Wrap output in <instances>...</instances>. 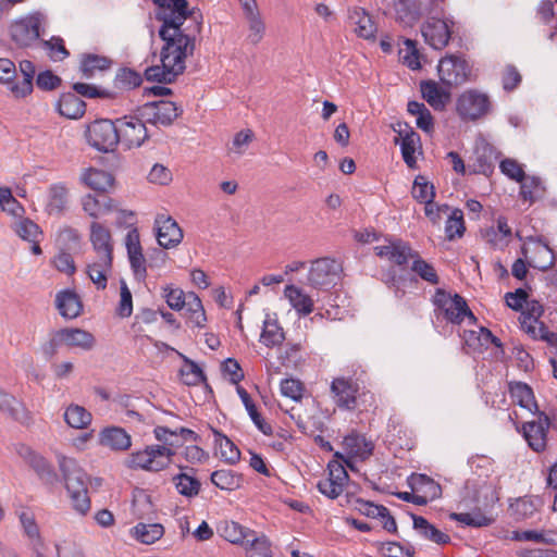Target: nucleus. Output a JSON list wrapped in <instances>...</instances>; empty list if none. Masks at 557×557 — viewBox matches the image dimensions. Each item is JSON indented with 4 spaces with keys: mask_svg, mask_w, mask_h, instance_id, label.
<instances>
[{
    "mask_svg": "<svg viewBox=\"0 0 557 557\" xmlns=\"http://www.w3.org/2000/svg\"><path fill=\"white\" fill-rule=\"evenodd\" d=\"M87 143L98 151H113L119 144L115 122L107 119L91 122L85 133Z\"/></svg>",
    "mask_w": 557,
    "mask_h": 557,
    "instance_id": "nucleus-9",
    "label": "nucleus"
},
{
    "mask_svg": "<svg viewBox=\"0 0 557 557\" xmlns=\"http://www.w3.org/2000/svg\"><path fill=\"white\" fill-rule=\"evenodd\" d=\"M159 7L158 17L163 22L160 36L165 41L161 63L175 77L185 70V59L193 51V41L181 30L188 16L186 0H153Z\"/></svg>",
    "mask_w": 557,
    "mask_h": 557,
    "instance_id": "nucleus-1",
    "label": "nucleus"
},
{
    "mask_svg": "<svg viewBox=\"0 0 557 557\" xmlns=\"http://www.w3.org/2000/svg\"><path fill=\"white\" fill-rule=\"evenodd\" d=\"M348 18L350 24L355 26V33L360 38L371 39L374 37L376 27L364 9L358 7L349 9Z\"/></svg>",
    "mask_w": 557,
    "mask_h": 557,
    "instance_id": "nucleus-33",
    "label": "nucleus"
},
{
    "mask_svg": "<svg viewBox=\"0 0 557 557\" xmlns=\"http://www.w3.org/2000/svg\"><path fill=\"white\" fill-rule=\"evenodd\" d=\"M99 444L111 450L124 451L132 446V438L124 429L110 426L99 433Z\"/></svg>",
    "mask_w": 557,
    "mask_h": 557,
    "instance_id": "nucleus-27",
    "label": "nucleus"
},
{
    "mask_svg": "<svg viewBox=\"0 0 557 557\" xmlns=\"http://www.w3.org/2000/svg\"><path fill=\"white\" fill-rule=\"evenodd\" d=\"M52 263L58 271L67 275H72L76 272L74 258L67 250L60 249L54 256Z\"/></svg>",
    "mask_w": 557,
    "mask_h": 557,
    "instance_id": "nucleus-64",
    "label": "nucleus"
},
{
    "mask_svg": "<svg viewBox=\"0 0 557 557\" xmlns=\"http://www.w3.org/2000/svg\"><path fill=\"white\" fill-rule=\"evenodd\" d=\"M440 79L447 86H457L468 81L470 76V66L466 60L447 55L441 59L437 65Z\"/></svg>",
    "mask_w": 557,
    "mask_h": 557,
    "instance_id": "nucleus-12",
    "label": "nucleus"
},
{
    "mask_svg": "<svg viewBox=\"0 0 557 557\" xmlns=\"http://www.w3.org/2000/svg\"><path fill=\"white\" fill-rule=\"evenodd\" d=\"M490 242L498 248L507 246L511 236V230L505 218L497 219V231H492Z\"/></svg>",
    "mask_w": 557,
    "mask_h": 557,
    "instance_id": "nucleus-62",
    "label": "nucleus"
},
{
    "mask_svg": "<svg viewBox=\"0 0 557 557\" xmlns=\"http://www.w3.org/2000/svg\"><path fill=\"white\" fill-rule=\"evenodd\" d=\"M211 482L221 490L235 491L242 486L243 478L232 470L221 469L212 472Z\"/></svg>",
    "mask_w": 557,
    "mask_h": 557,
    "instance_id": "nucleus-51",
    "label": "nucleus"
},
{
    "mask_svg": "<svg viewBox=\"0 0 557 557\" xmlns=\"http://www.w3.org/2000/svg\"><path fill=\"white\" fill-rule=\"evenodd\" d=\"M91 419V413L84 407L76 404H71L64 411V421L73 429L81 430L87 428L90 424Z\"/></svg>",
    "mask_w": 557,
    "mask_h": 557,
    "instance_id": "nucleus-49",
    "label": "nucleus"
},
{
    "mask_svg": "<svg viewBox=\"0 0 557 557\" xmlns=\"http://www.w3.org/2000/svg\"><path fill=\"white\" fill-rule=\"evenodd\" d=\"M129 535L141 544L151 545L164 535V527L161 523L139 522L129 530Z\"/></svg>",
    "mask_w": 557,
    "mask_h": 557,
    "instance_id": "nucleus-34",
    "label": "nucleus"
},
{
    "mask_svg": "<svg viewBox=\"0 0 557 557\" xmlns=\"http://www.w3.org/2000/svg\"><path fill=\"white\" fill-rule=\"evenodd\" d=\"M78 180L85 187L101 193L108 191L114 183L111 173L92 166L82 169Z\"/></svg>",
    "mask_w": 557,
    "mask_h": 557,
    "instance_id": "nucleus-24",
    "label": "nucleus"
},
{
    "mask_svg": "<svg viewBox=\"0 0 557 557\" xmlns=\"http://www.w3.org/2000/svg\"><path fill=\"white\" fill-rule=\"evenodd\" d=\"M20 521L23 527L24 534L29 540L33 550H41L44 548V541L40 536L39 528L35 522L33 513L23 511L20 515Z\"/></svg>",
    "mask_w": 557,
    "mask_h": 557,
    "instance_id": "nucleus-50",
    "label": "nucleus"
},
{
    "mask_svg": "<svg viewBox=\"0 0 557 557\" xmlns=\"http://www.w3.org/2000/svg\"><path fill=\"white\" fill-rule=\"evenodd\" d=\"M285 341V332L281 326L275 313H267L263 320L260 343L268 348H275Z\"/></svg>",
    "mask_w": 557,
    "mask_h": 557,
    "instance_id": "nucleus-28",
    "label": "nucleus"
},
{
    "mask_svg": "<svg viewBox=\"0 0 557 557\" xmlns=\"http://www.w3.org/2000/svg\"><path fill=\"white\" fill-rule=\"evenodd\" d=\"M413 528L421 536L436 544H447L450 541L449 535L436 529L423 517L413 516Z\"/></svg>",
    "mask_w": 557,
    "mask_h": 557,
    "instance_id": "nucleus-45",
    "label": "nucleus"
},
{
    "mask_svg": "<svg viewBox=\"0 0 557 557\" xmlns=\"http://www.w3.org/2000/svg\"><path fill=\"white\" fill-rule=\"evenodd\" d=\"M153 435L159 443L146 445L143 449L129 454L125 459L127 468L148 472L166 470L173 461L176 449L184 442H191L196 438L195 432L189 429L171 430L161 425L153 429Z\"/></svg>",
    "mask_w": 557,
    "mask_h": 557,
    "instance_id": "nucleus-2",
    "label": "nucleus"
},
{
    "mask_svg": "<svg viewBox=\"0 0 557 557\" xmlns=\"http://www.w3.org/2000/svg\"><path fill=\"white\" fill-rule=\"evenodd\" d=\"M162 296L172 310L181 311L184 308L187 309L188 293L185 294L183 289L166 285L162 287Z\"/></svg>",
    "mask_w": 557,
    "mask_h": 557,
    "instance_id": "nucleus-58",
    "label": "nucleus"
},
{
    "mask_svg": "<svg viewBox=\"0 0 557 557\" xmlns=\"http://www.w3.org/2000/svg\"><path fill=\"white\" fill-rule=\"evenodd\" d=\"M465 231L466 227L463 222V213L460 209L455 208L447 215V221L445 225L446 237L449 240H453L456 237H461Z\"/></svg>",
    "mask_w": 557,
    "mask_h": 557,
    "instance_id": "nucleus-59",
    "label": "nucleus"
},
{
    "mask_svg": "<svg viewBox=\"0 0 557 557\" xmlns=\"http://www.w3.org/2000/svg\"><path fill=\"white\" fill-rule=\"evenodd\" d=\"M113 256L92 255L86 263L85 272L98 289H104L112 272Z\"/></svg>",
    "mask_w": 557,
    "mask_h": 557,
    "instance_id": "nucleus-20",
    "label": "nucleus"
},
{
    "mask_svg": "<svg viewBox=\"0 0 557 557\" xmlns=\"http://www.w3.org/2000/svg\"><path fill=\"white\" fill-rule=\"evenodd\" d=\"M58 338L64 345L82 350H90L96 344L95 336L82 329H63L58 333Z\"/></svg>",
    "mask_w": 557,
    "mask_h": 557,
    "instance_id": "nucleus-30",
    "label": "nucleus"
},
{
    "mask_svg": "<svg viewBox=\"0 0 557 557\" xmlns=\"http://www.w3.org/2000/svg\"><path fill=\"white\" fill-rule=\"evenodd\" d=\"M245 20L248 25L247 40L252 44H259L265 34V24L261 17L257 2L242 4Z\"/></svg>",
    "mask_w": 557,
    "mask_h": 557,
    "instance_id": "nucleus-25",
    "label": "nucleus"
},
{
    "mask_svg": "<svg viewBox=\"0 0 557 557\" xmlns=\"http://www.w3.org/2000/svg\"><path fill=\"white\" fill-rule=\"evenodd\" d=\"M243 547L247 557H272L270 541L265 535L255 531Z\"/></svg>",
    "mask_w": 557,
    "mask_h": 557,
    "instance_id": "nucleus-47",
    "label": "nucleus"
},
{
    "mask_svg": "<svg viewBox=\"0 0 557 557\" xmlns=\"http://www.w3.org/2000/svg\"><path fill=\"white\" fill-rule=\"evenodd\" d=\"M187 323L191 327L203 329L206 326L207 317L201 299L193 292L188 293L187 302Z\"/></svg>",
    "mask_w": 557,
    "mask_h": 557,
    "instance_id": "nucleus-46",
    "label": "nucleus"
},
{
    "mask_svg": "<svg viewBox=\"0 0 557 557\" xmlns=\"http://www.w3.org/2000/svg\"><path fill=\"white\" fill-rule=\"evenodd\" d=\"M55 305L60 314L67 319H74L82 311V304L78 296L69 289L61 290L57 294Z\"/></svg>",
    "mask_w": 557,
    "mask_h": 557,
    "instance_id": "nucleus-36",
    "label": "nucleus"
},
{
    "mask_svg": "<svg viewBox=\"0 0 557 557\" xmlns=\"http://www.w3.org/2000/svg\"><path fill=\"white\" fill-rule=\"evenodd\" d=\"M213 437L220 458L227 463H236L240 458V451L237 446L227 436L218 431L213 432Z\"/></svg>",
    "mask_w": 557,
    "mask_h": 557,
    "instance_id": "nucleus-44",
    "label": "nucleus"
},
{
    "mask_svg": "<svg viewBox=\"0 0 557 557\" xmlns=\"http://www.w3.org/2000/svg\"><path fill=\"white\" fill-rule=\"evenodd\" d=\"M237 394L239 398L242 399L249 417L251 418L255 425L258 428L259 431H261L265 435L272 434V428L270 424H268L264 419L259 414L250 395L247 393V391L243 387H237Z\"/></svg>",
    "mask_w": 557,
    "mask_h": 557,
    "instance_id": "nucleus-54",
    "label": "nucleus"
},
{
    "mask_svg": "<svg viewBox=\"0 0 557 557\" xmlns=\"http://www.w3.org/2000/svg\"><path fill=\"white\" fill-rule=\"evenodd\" d=\"M521 329L533 338H544L546 329L540 321V318H533L525 314L520 315Z\"/></svg>",
    "mask_w": 557,
    "mask_h": 557,
    "instance_id": "nucleus-63",
    "label": "nucleus"
},
{
    "mask_svg": "<svg viewBox=\"0 0 557 557\" xmlns=\"http://www.w3.org/2000/svg\"><path fill=\"white\" fill-rule=\"evenodd\" d=\"M57 107L62 116L73 120L82 117L86 110L85 102L73 92L62 95Z\"/></svg>",
    "mask_w": 557,
    "mask_h": 557,
    "instance_id": "nucleus-39",
    "label": "nucleus"
},
{
    "mask_svg": "<svg viewBox=\"0 0 557 557\" xmlns=\"http://www.w3.org/2000/svg\"><path fill=\"white\" fill-rule=\"evenodd\" d=\"M42 16L34 13L15 21L11 25L12 39L20 46H29L36 41L40 34Z\"/></svg>",
    "mask_w": 557,
    "mask_h": 557,
    "instance_id": "nucleus-14",
    "label": "nucleus"
},
{
    "mask_svg": "<svg viewBox=\"0 0 557 557\" xmlns=\"http://www.w3.org/2000/svg\"><path fill=\"white\" fill-rule=\"evenodd\" d=\"M549 419L543 412L537 414L536 420L528 421L522 426L523 437L528 445L535 451H542L546 447Z\"/></svg>",
    "mask_w": 557,
    "mask_h": 557,
    "instance_id": "nucleus-18",
    "label": "nucleus"
},
{
    "mask_svg": "<svg viewBox=\"0 0 557 557\" xmlns=\"http://www.w3.org/2000/svg\"><path fill=\"white\" fill-rule=\"evenodd\" d=\"M115 125L119 143L128 149L140 147L148 139L145 120L139 114L120 117Z\"/></svg>",
    "mask_w": 557,
    "mask_h": 557,
    "instance_id": "nucleus-10",
    "label": "nucleus"
},
{
    "mask_svg": "<svg viewBox=\"0 0 557 557\" xmlns=\"http://www.w3.org/2000/svg\"><path fill=\"white\" fill-rule=\"evenodd\" d=\"M377 257L397 265H404L412 256L413 249L404 240L397 238H384L374 247Z\"/></svg>",
    "mask_w": 557,
    "mask_h": 557,
    "instance_id": "nucleus-17",
    "label": "nucleus"
},
{
    "mask_svg": "<svg viewBox=\"0 0 557 557\" xmlns=\"http://www.w3.org/2000/svg\"><path fill=\"white\" fill-rule=\"evenodd\" d=\"M411 260V271L416 273L423 281L435 285L438 283V275L434 267L422 259L419 252H412V256L409 258Z\"/></svg>",
    "mask_w": 557,
    "mask_h": 557,
    "instance_id": "nucleus-53",
    "label": "nucleus"
},
{
    "mask_svg": "<svg viewBox=\"0 0 557 557\" xmlns=\"http://www.w3.org/2000/svg\"><path fill=\"white\" fill-rule=\"evenodd\" d=\"M138 114L147 123L168 126L178 117L181 109L173 101L160 100L145 103L138 109Z\"/></svg>",
    "mask_w": 557,
    "mask_h": 557,
    "instance_id": "nucleus-11",
    "label": "nucleus"
},
{
    "mask_svg": "<svg viewBox=\"0 0 557 557\" xmlns=\"http://www.w3.org/2000/svg\"><path fill=\"white\" fill-rule=\"evenodd\" d=\"M284 297L299 315H308L314 309L312 297L296 285H286L284 288Z\"/></svg>",
    "mask_w": 557,
    "mask_h": 557,
    "instance_id": "nucleus-32",
    "label": "nucleus"
},
{
    "mask_svg": "<svg viewBox=\"0 0 557 557\" xmlns=\"http://www.w3.org/2000/svg\"><path fill=\"white\" fill-rule=\"evenodd\" d=\"M461 336L465 345L472 352H481L483 349L487 348L490 344L500 347V341L495 337L490 330L483 326L475 325V329L465 330Z\"/></svg>",
    "mask_w": 557,
    "mask_h": 557,
    "instance_id": "nucleus-26",
    "label": "nucleus"
},
{
    "mask_svg": "<svg viewBox=\"0 0 557 557\" xmlns=\"http://www.w3.org/2000/svg\"><path fill=\"white\" fill-rule=\"evenodd\" d=\"M110 64V60L106 57L88 54L83 58L81 70L85 77L90 78L97 73L108 70Z\"/></svg>",
    "mask_w": 557,
    "mask_h": 557,
    "instance_id": "nucleus-56",
    "label": "nucleus"
},
{
    "mask_svg": "<svg viewBox=\"0 0 557 557\" xmlns=\"http://www.w3.org/2000/svg\"><path fill=\"white\" fill-rule=\"evenodd\" d=\"M70 189L64 183L52 184L45 198V212L49 215L60 216L69 208Z\"/></svg>",
    "mask_w": 557,
    "mask_h": 557,
    "instance_id": "nucleus-21",
    "label": "nucleus"
},
{
    "mask_svg": "<svg viewBox=\"0 0 557 557\" xmlns=\"http://www.w3.org/2000/svg\"><path fill=\"white\" fill-rule=\"evenodd\" d=\"M16 451L18 456L25 460L39 475L50 473L48 461L41 455L34 451L30 447L20 445Z\"/></svg>",
    "mask_w": 557,
    "mask_h": 557,
    "instance_id": "nucleus-55",
    "label": "nucleus"
},
{
    "mask_svg": "<svg viewBox=\"0 0 557 557\" xmlns=\"http://www.w3.org/2000/svg\"><path fill=\"white\" fill-rule=\"evenodd\" d=\"M453 22L448 18H429L421 28L424 40L434 49H443L449 41Z\"/></svg>",
    "mask_w": 557,
    "mask_h": 557,
    "instance_id": "nucleus-16",
    "label": "nucleus"
},
{
    "mask_svg": "<svg viewBox=\"0 0 557 557\" xmlns=\"http://www.w3.org/2000/svg\"><path fill=\"white\" fill-rule=\"evenodd\" d=\"M516 235L522 242L521 252L529 265L541 271H546L554 265V252L541 237L523 236L521 230H518Z\"/></svg>",
    "mask_w": 557,
    "mask_h": 557,
    "instance_id": "nucleus-6",
    "label": "nucleus"
},
{
    "mask_svg": "<svg viewBox=\"0 0 557 557\" xmlns=\"http://www.w3.org/2000/svg\"><path fill=\"white\" fill-rule=\"evenodd\" d=\"M357 509L364 516L370 518H380L382 519L383 527L388 532H395L397 529L395 519L389 515V511L386 507L381 505H375L370 502L358 500Z\"/></svg>",
    "mask_w": 557,
    "mask_h": 557,
    "instance_id": "nucleus-37",
    "label": "nucleus"
},
{
    "mask_svg": "<svg viewBox=\"0 0 557 557\" xmlns=\"http://www.w3.org/2000/svg\"><path fill=\"white\" fill-rule=\"evenodd\" d=\"M11 228L14 234L24 242H35L36 238H42L44 232L41 227L32 219L25 215L16 221H13Z\"/></svg>",
    "mask_w": 557,
    "mask_h": 557,
    "instance_id": "nucleus-43",
    "label": "nucleus"
},
{
    "mask_svg": "<svg viewBox=\"0 0 557 557\" xmlns=\"http://www.w3.org/2000/svg\"><path fill=\"white\" fill-rule=\"evenodd\" d=\"M394 131L398 134L395 144L400 145L405 163L410 169H414L417 166V154L420 153L421 149L420 136L406 123H398Z\"/></svg>",
    "mask_w": 557,
    "mask_h": 557,
    "instance_id": "nucleus-13",
    "label": "nucleus"
},
{
    "mask_svg": "<svg viewBox=\"0 0 557 557\" xmlns=\"http://www.w3.org/2000/svg\"><path fill=\"white\" fill-rule=\"evenodd\" d=\"M491 110V101L486 94L476 89L465 90L456 101V111L462 121H476Z\"/></svg>",
    "mask_w": 557,
    "mask_h": 557,
    "instance_id": "nucleus-8",
    "label": "nucleus"
},
{
    "mask_svg": "<svg viewBox=\"0 0 557 557\" xmlns=\"http://www.w3.org/2000/svg\"><path fill=\"white\" fill-rule=\"evenodd\" d=\"M89 243L92 253L98 256H113V239L110 230L99 221L89 224Z\"/></svg>",
    "mask_w": 557,
    "mask_h": 557,
    "instance_id": "nucleus-22",
    "label": "nucleus"
},
{
    "mask_svg": "<svg viewBox=\"0 0 557 557\" xmlns=\"http://www.w3.org/2000/svg\"><path fill=\"white\" fill-rule=\"evenodd\" d=\"M509 393L515 404L521 408L535 413L537 411V404L534 399L533 392L529 385L521 382L510 383Z\"/></svg>",
    "mask_w": 557,
    "mask_h": 557,
    "instance_id": "nucleus-38",
    "label": "nucleus"
},
{
    "mask_svg": "<svg viewBox=\"0 0 557 557\" xmlns=\"http://www.w3.org/2000/svg\"><path fill=\"white\" fill-rule=\"evenodd\" d=\"M433 304L437 317H443L454 324H459L467 320L469 324L475 325V317L468 308L466 300L458 294L437 289L433 297Z\"/></svg>",
    "mask_w": 557,
    "mask_h": 557,
    "instance_id": "nucleus-4",
    "label": "nucleus"
},
{
    "mask_svg": "<svg viewBox=\"0 0 557 557\" xmlns=\"http://www.w3.org/2000/svg\"><path fill=\"white\" fill-rule=\"evenodd\" d=\"M79 205L83 212L92 219L98 221L107 214L114 211V200L110 197H98L94 194H85L79 198Z\"/></svg>",
    "mask_w": 557,
    "mask_h": 557,
    "instance_id": "nucleus-23",
    "label": "nucleus"
},
{
    "mask_svg": "<svg viewBox=\"0 0 557 557\" xmlns=\"http://www.w3.org/2000/svg\"><path fill=\"white\" fill-rule=\"evenodd\" d=\"M183 360V366L180 370V377L182 382L189 386L199 385L205 380L202 369L185 355L180 354Z\"/></svg>",
    "mask_w": 557,
    "mask_h": 557,
    "instance_id": "nucleus-52",
    "label": "nucleus"
},
{
    "mask_svg": "<svg viewBox=\"0 0 557 557\" xmlns=\"http://www.w3.org/2000/svg\"><path fill=\"white\" fill-rule=\"evenodd\" d=\"M55 240L60 249L71 250L82 245V234L74 227L63 226L57 232Z\"/></svg>",
    "mask_w": 557,
    "mask_h": 557,
    "instance_id": "nucleus-57",
    "label": "nucleus"
},
{
    "mask_svg": "<svg viewBox=\"0 0 557 557\" xmlns=\"http://www.w3.org/2000/svg\"><path fill=\"white\" fill-rule=\"evenodd\" d=\"M0 412L22 424H28L32 421V414L25 405L2 391H0Z\"/></svg>",
    "mask_w": 557,
    "mask_h": 557,
    "instance_id": "nucleus-29",
    "label": "nucleus"
},
{
    "mask_svg": "<svg viewBox=\"0 0 557 557\" xmlns=\"http://www.w3.org/2000/svg\"><path fill=\"white\" fill-rule=\"evenodd\" d=\"M343 447L349 458L366 459L372 454L373 446L364 436L349 434L343 441Z\"/></svg>",
    "mask_w": 557,
    "mask_h": 557,
    "instance_id": "nucleus-40",
    "label": "nucleus"
},
{
    "mask_svg": "<svg viewBox=\"0 0 557 557\" xmlns=\"http://www.w3.org/2000/svg\"><path fill=\"white\" fill-rule=\"evenodd\" d=\"M181 472L172 476V483L176 492L190 499L196 497L201 488L200 481L191 473L193 469L180 467Z\"/></svg>",
    "mask_w": 557,
    "mask_h": 557,
    "instance_id": "nucleus-31",
    "label": "nucleus"
},
{
    "mask_svg": "<svg viewBox=\"0 0 557 557\" xmlns=\"http://www.w3.org/2000/svg\"><path fill=\"white\" fill-rule=\"evenodd\" d=\"M154 230L158 244L164 249L177 247L184 237L182 228L170 215H157L154 220Z\"/></svg>",
    "mask_w": 557,
    "mask_h": 557,
    "instance_id": "nucleus-15",
    "label": "nucleus"
},
{
    "mask_svg": "<svg viewBox=\"0 0 557 557\" xmlns=\"http://www.w3.org/2000/svg\"><path fill=\"white\" fill-rule=\"evenodd\" d=\"M335 404L342 409H355L358 405V385L351 380L336 377L331 384Z\"/></svg>",
    "mask_w": 557,
    "mask_h": 557,
    "instance_id": "nucleus-19",
    "label": "nucleus"
},
{
    "mask_svg": "<svg viewBox=\"0 0 557 557\" xmlns=\"http://www.w3.org/2000/svg\"><path fill=\"white\" fill-rule=\"evenodd\" d=\"M408 484L412 492L422 493L432 500L438 498L442 494L441 485L425 474H411Z\"/></svg>",
    "mask_w": 557,
    "mask_h": 557,
    "instance_id": "nucleus-41",
    "label": "nucleus"
},
{
    "mask_svg": "<svg viewBox=\"0 0 557 557\" xmlns=\"http://www.w3.org/2000/svg\"><path fill=\"white\" fill-rule=\"evenodd\" d=\"M342 267L331 258H320L311 262L307 284L317 290H329L341 278Z\"/></svg>",
    "mask_w": 557,
    "mask_h": 557,
    "instance_id": "nucleus-7",
    "label": "nucleus"
},
{
    "mask_svg": "<svg viewBox=\"0 0 557 557\" xmlns=\"http://www.w3.org/2000/svg\"><path fill=\"white\" fill-rule=\"evenodd\" d=\"M421 92L424 100L435 110H443L450 98L449 90L440 87L433 81L422 82Z\"/></svg>",
    "mask_w": 557,
    "mask_h": 557,
    "instance_id": "nucleus-35",
    "label": "nucleus"
},
{
    "mask_svg": "<svg viewBox=\"0 0 557 557\" xmlns=\"http://www.w3.org/2000/svg\"><path fill=\"white\" fill-rule=\"evenodd\" d=\"M127 257L135 277L139 281L145 280L147 275V265L143 248L127 250Z\"/></svg>",
    "mask_w": 557,
    "mask_h": 557,
    "instance_id": "nucleus-61",
    "label": "nucleus"
},
{
    "mask_svg": "<svg viewBox=\"0 0 557 557\" xmlns=\"http://www.w3.org/2000/svg\"><path fill=\"white\" fill-rule=\"evenodd\" d=\"M334 456L336 459L327 465V476L320 480L317 485L320 493L331 499L337 498L348 482L349 476L344 463L354 470L352 463L342 453L337 451Z\"/></svg>",
    "mask_w": 557,
    "mask_h": 557,
    "instance_id": "nucleus-5",
    "label": "nucleus"
},
{
    "mask_svg": "<svg viewBox=\"0 0 557 557\" xmlns=\"http://www.w3.org/2000/svg\"><path fill=\"white\" fill-rule=\"evenodd\" d=\"M543 505V502L540 497L536 496H524L517 498L515 502L510 503V511L511 515L517 520H523L532 517L534 512H536L540 507Z\"/></svg>",
    "mask_w": 557,
    "mask_h": 557,
    "instance_id": "nucleus-42",
    "label": "nucleus"
},
{
    "mask_svg": "<svg viewBox=\"0 0 557 557\" xmlns=\"http://www.w3.org/2000/svg\"><path fill=\"white\" fill-rule=\"evenodd\" d=\"M58 462L73 507L79 513L85 515L90 508L88 475L73 458L59 455Z\"/></svg>",
    "mask_w": 557,
    "mask_h": 557,
    "instance_id": "nucleus-3",
    "label": "nucleus"
},
{
    "mask_svg": "<svg viewBox=\"0 0 557 557\" xmlns=\"http://www.w3.org/2000/svg\"><path fill=\"white\" fill-rule=\"evenodd\" d=\"M221 535L232 544L240 545L242 547L248 542L252 535L253 530L242 527L237 522H225L220 529Z\"/></svg>",
    "mask_w": 557,
    "mask_h": 557,
    "instance_id": "nucleus-48",
    "label": "nucleus"
},
{
    "mask_svg": "<svg viewBox=\"0 0 557 557\" xmlns=\"http://www.w3.org/2000/svg\"><path fill=\"white\" fill-rule=\"evenodd\" d=\"M411 194L417 201L426 205L434 199V186L430 184L424 176L418 175L414 178Z\"/></svg>",
    "mask_w": 557,
    "mask_h": 557,
    "instance_id": "nucleus-60",
    "label": "nucleus"
}]
</instances>
